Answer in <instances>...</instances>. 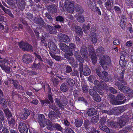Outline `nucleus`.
<instances>
[{
	"label": "nucleus",
	"mask_w": 133,
	"mask_h": 133,
	"mask_svg": "<svg viewBox=\"0 0 133 133\" xmlns=\"http://www.w3.org/2000/svg\"><path fill=\"white\" fill-rule=\"evenodd\" d=\"M118 119L119 121L117 122L108 119L107 121L108 125L114 128H116L119 126L122 128L125 125L126 123L129 121V117L127 115H123L120 117H118Z\"/></svg>",
	"instance_id": "f257e3e1"
},
{
	"label": "nucleus",
	"mask_w": 133,
	"mask_h": 133,
	"mask_svg": "<svg viewBox=\"0 0 133 133\" xmlns=\"http://www.w3.org/2000/svg\"><path fill=\"white\" fill-rule=\"evenodd\" d=\"M55 102L56 105L62 110H64V106L68 103V100L66 97L64 95L58 96L55 99Z\"/></svg>",
	"instance_id": "f03ea898"
},
{
	"label": "nucleus",
	"mask_w": 133,
	"mask_h": 133,
	"mask_svg": "<svg viewBox=\"0 0 133 133\" xmlns=\"http://www.w3.org/2000/svg\"><path fill=\"white\" fill-rule=\"evenodd\" d=\"M111 62L109 57L107 56H103L101 58L99 63L102 68L104 70H107L108 69L109 64Z\"/></svg>",
	"instance_id": "7ed1b4c3"
},
{
	"label": "nucleus",
	"mask_w": 133,
	"mask_h": 133,
	"mask_svg": "<svg viewBox=\"0 0 133 133\" xmlns=\"http://www.w3.org/2000/svg\"><path fill=\"white\" fill-rule=\"evenodd\" d=\"M48 30L49 33L51 34L55 35L57 33V29L59 31L63 32L62 31V28L60 25H57L54 26L47 25Z\"/></svg>",
	"instance_id": "20e7f679"
},
{
	"label": "nucleus",
	"mask_w": 133,
	"mask_h": 133,
	"mask_svg": "<svg viewBox=\"0 0 133 133\" xmlns=\"http://www.w3.org/2000/svg\"><path fill=\"white\" fill-rule=\"evenodd\" d=\"M114 85L117 86L118 88V89L125 93H127L129 92V89L127 87L124 85L123 84H122L117 81H116L114 82Z\"/></svg>",
	"instance_id": "39448f33"
},
{
	"label": "nucleus",
	"mask_w": 133,
	"mask_h": 133,
	"mask_svg": "<svg viewBox=\"0 0 133 133\" xmlns=\"http://www.w3.org/2000/svg\"><path fill=\"white\" fill-rule=\"evenodd\" d=\"M19 47L23 50L32 51V47L31 45L26 42H19L18 43Z\"/></svg>",
	"instance_id": "423d86ee"
},
{
	"label": "nucleus",
	"mask_w": 133,
	"mask_h": 133,
	"mask_svg": "<svg viewBox=\"0 0 133 133\" xmlns=\"http://www.w3.org/2000/svg\"><path fill=\"white\" fill-rule=\"evenodd\" d=\"M64 6L67 10L69 12L72 13L74 11V4L71 3L70 1L68 0H66L65 2Z\"/></svg>",
	"instance_id": "0eeeda50"
},
{
	"label": "nucleus",
	"mask_w": 133,
	"mask_h": 133,
	"mask_svg": "<svg viewBox=\"0 0 133 133\" xmlns=\"http://www.w3.org/2000/svg\"><path fill=\"white\" fill-rule=\"evenodd\" d=\"M18 129L21 133H27L28 131V127L23 122L21 121L18 123Z\"/></svg>",
	"instance_id": "6e6552de"
},
{
	"label": "nucleus",
	"mask_w": 133,
	"mask_h": 133,
	"mask_svg": "<svg viewBox=\"0 0 133 133\" xmlns=\"http://www.w3.org/2000/svg\"><path fill=\"white\" fill-rule=\"evenodd\" d=\"M110 103L112 105H118L121 104V101H117L116 98L112 94H110L109 95L108 97Z\"/></svg>",
	"instance_id": "1a4fd4ad"
},
{
	"label": "nucleus",
	"mask_w": 133,
	"mask_h": 133,
	"mask_svg": "<svg viewBox=\"0 0 133 133\" xmlns=\"http://www.w3.org/2000/svg\"><path fill=\"white\" fill-rule=\"evenodd\" d=\"M48 119H46L45 118L43 114L39 115L38 117V120L40 126L41 127H43L46 125L47 121Z\"/></svg>",
	"instance_id": "9d476101"
},
{
	"label": "nucleus",
	"mask_w": 133,
	"mask_h": 133,
	"mask_svg": "<svg viewBox=\"0 0 133 133\" xmlns=\"http://www.w3.org/2000/svg\"><path fill=\"white\" fill-rule=\"evenodd\" d=\"M33 21L41 27L45 28L46 27V26L44 20L41 17H34L33 19Z\"/></svg>",
	"instance_id": "9b49d317"
},
{
	"label": "nucleus",
	"mask_w": 133,
	"mask_h": 133,
	"mask_svg": "<svg viewBox=\"0 0 133 133\" xmlns=\"http://www.w3.org/2000/svg\"><path fill=\"white\" fill-rule=\"evenodd\" d=\"M30 115V113L28 110L25 108L23 109L22 112L19 114V116L20 119L25 120Z\"/></svg>",
	"instance_id": "f8f14e48"
},
{
	"label": "nucleus",
	"mask_w": 133,
	"mask_h": 133,
	"mask_svg": "<svg viewBox=\"0 0 133 133\" xmlns=\"http://www.w3.org/2000/svg\"><path fill=\"white\" fill-rule=\"evenodd\" d=\"M48 46L49 48L54 53L57 54L59 52V49L57 48L54 42H49Z\"/></svg>",
	"instance_id": "ddd939ff"
},
{
	"label": "nucleus",
	"mask_w": 133,
	"mask_h": 133,
	"mask_svg": "<svg viewBox=\"0 0 133 133\" xmlns=\"http://www.w3.org/2000/svg\"><path fill=\"white\" fill-rule=\"evenodd\" d=\"M124 111L123 108L122 107H119L118 108H115L111 109V115H118L122 113Z\"/></svg>",
	"instance_id": "4468645a"
},
{
	"label": "nucleus",
	"mask_w": 133,
	"mask_h": 133,
	"mask_svg": "<svg viewBox=\"0 0 133 133\" xmlns=\"http://www.w3.org/2000/svg\"><path fill=\"white\" fill-rule=\"evenodd\" d=\"M32 57L29 54H24L22 57V59L24 63L28 64L30 63L32 61Z\"/></svg>",
	"instance_id": "2eb2a0df"
},
{
	"label": "nucleus",
	"mask_w": 133,
	"mask_h": 133,
	"mask_svg": "<svg viewBox=\"0 0 133 133\" xmlns=\"http://www.w3.org/2000/svg\"><path fill=\"white\" fill-rule=\"evenodd\" d=\"M17 6L21 10H22L25 8V2L24 0H16Z\"/></svg>",
	"instance_id": "dca6fc26"
},
{
	"label": "nucleus",
	"mask_w": 133,
	"mask_h": 133,
	"mask_svg": "<svg viewBox=\"0 0 133 133\" xmlns=\"http://www.w3.org/2000/svg\"><path fill=\"white\" fill-rule=\"evenodd\" d=\"M113 0H108L105 3V7L107 10L109 11H111L112 7L113 6Z\"/></svg>",
	"instance_id": "f3484780"
},
{
	"label": "nucleus",
	"mask_w": 133,
	"mask_h": 133,
	"mask_svg": "<svg viewBox=\"0 0 133 133\" xmlns=\"http://www.w3.org/2000/svg\"><path fill=\"white\" fill-rule=\"evenodd\" d=\"M10 62L11 63H12V64H13L14 63H15L14 62L13 60L9 59L8 60V59H4L3 61H0V66L1 68L4 67L5 66H7V64L8 62Z\"/></svg>",
	"instance_id": "a211bd4d"
},
{
	"label": "nucleus",
	"mask_w": 133,
	"mask_h": 133,
	"mask_svg": "<svg viewBox=\"0 0 133 133\" xmlns=\"http://www.w3.org/2000/svg\"><path fill=\"white\" fill-rule=\"evenodd\" d=\"M47 9L50 12L54 13L56 12L57 6L55 4L49 5L47 7Z\"/></svg>",
	"instance_id": "6ab92c4d"
},
{
	"label": "nucleus",
	"mask_w": 133,
	"mask_h": 133,
	"mask_svg": "<svg viewBox=\"0 0 133 133\" xmlns=\"http://www.w3.org/2000/svg\"><path fill=\"white\" fill-rule=\"evenodd\" d=\"M105 52L104 49L101 46L98 47L96 50L97 54L98 57L103 56L102 55Z\"/></svg>",
	"instance_id": "aec40b11"
},
{
	"label": "nucleus",
	"mask_w": 133,
	"mask_h": 133,
	"mask_svg": "<svg viewBox=\"0 0 133 133\" xmlns=\"http://www.w3.org/2000/svg\"><path fill=\"white\" fill-rule=\"evenodd\" d=\"M83 123V119L82 118H77L75 119L74 123L75 125L77 128L81 127Z\"/></svg>",
	"instance_id": "412c9836"
},
{
	"label": "nucleus",
	"mask_w": 133,
	"mask_h": 133,
	"mask_svg": "<svg viewBox=\"0 0 133 133\" xmlns=\"http://www.w3.org/2000/svg\"><path fill=\"white\" fill-rule=\"evenodd\" d=\"M3 110L5 114V116L7 117V119L13 117L11 112L8 108H3Z\"/></svg>",
	"instance_id": "4be33fe9"
},
{
	"label": "nucleus",
	"mask_w": 133,
	"mask_h": 133,
	"mask_svg": "<svg viewBox=\"0 0 133 133\" xmlns=\"http://www.w3.org/2000/svg\"><path fill=\"white\" fill-rule=\"evenodd\" d=\"M80 52L83 57L87 58L88 53L86 47L85 46H83L81 49Z\"/></svg>",
	"instance_id": "5701e85b"
},
{
	"label": "nucleus",
	"mask_w": 133,
	"mask_h": 133,
	"mask_svg": "<svg viewBox=\"0 0 133 133\" xmlns=\"http://www.w3.org/2000/svg\"><path fill=\"white\" fill-rule=\"evenodd\" d=\"M124 72V70H123L122 72L120 74V76H118L117 80L121 82L120 83L122 84H123L125 85H126L127 84V82L123 80V75Z\"/></svg>",
	"instance_id": "b1692460"
},
{
	"label": "nucleus",
	"mask_w": 133,
	"mask_h": 133,
	"mask_svg": "<svg viewBox=\"0 0 133 133\" xmlns=\"http://www.w3.org/2000/svg\"><path fill=\"white\" fill-rule=\"evenodd\" d=\"M49 108L52 110L53 111L57 113L58 114H60L59 108H58L55 104H50L49 105Z\"/></svg>",
	"instance_id": "393cba45"
},
{
	"label": "nucleus",
	"mask_w": 133,
	"mask_h": 133,
	"mask_svg": "<svg viewBox=\"0 0 133 133\" xmlns=\"http://www.w3.org/2000/svg\"><path fill=\"white\" fill-rule=\"evenodd\" d=\"M46 127L49 130H53L55 129V124H52L50 120H48L47 121Z\"/></svg>",
	"instance_id": "a878e982"
},
{
	"label": "nucleus",
	"mask_w": 133,
	"mask_h": 133,
	"mask_svg": "<svg viewBox=\"0 0 133 133\" xmlns=\"http://www.w3.org/2000/svg\"><path fill=\"white\" fill-rule=\"evenodd\" d=\"M87 3L88 4L89 7L92 11L94 10L96 6V5H95V2L93 0L92 1L91 0H87Z\"/></svg>",
	"instance_id": "bb28decb"
},
{
	"label": "nucleus",
	"mask_w": 133,
	"mask_h": 133,
	"mask_svg": "<svg viewBox=\"0 0 133 133\" xmlns=\"http://www.w3.org/2000/svg\"><path fill=\"white\" fill-rule=\"evenodd\" d=\"M58 36L59 38L62 40L64 41V40L67 42H69L70 40L69 37L65 34L60 33L58 34Z\"/></svg>",
	"instance_id": "cd10ccee"
},
{
	"label": "nucleus",
	"mask_w": 133,
	"mask_h": 133,
	"mask_svg": "<svg viewBox=\"0 0 133 133\" xmlns=\"http://www.w3.org/2000/svg\"><path fill=\"white\" fill-rule=\"evenodd\" d=\"M126 18L124 15H122L121 17L120 21V25L122 29H124L125 26Z\"/></svg>",
	"instance_id": "c85d7f7f"
},
{
	"label": "nucleus",
	"mask_w": 133,
	"mask_h": 133,
	"mask_svg": "<svg viewBox=\"0 0 133 133\" xmlns=\"http://www.w3.org/2000/svg\"><path fill=\"white\" fill-rule=\"evenodd\" d=\"M60 89L63 92L67 91L68 89L67 84L66 83H63L60 86Z\"/></svg>",
	"instance_id": "c756f323"
},
{
	"label": "nucleus",
	"mask_w": 133,
	"mask_h": 133,
	"mask_svg": "<svg viewBox=\"0 0 133 133\" xmlns=\"http://www.w3.org/2000/svg\"><path fill=\"white\" fill-rule=\"evenodd\" d=\"M0 104L4 108L6 107L8 105V103L6 100L1 96H0Z\"/></svg>",
	"instance_id": "7c9ffc66"
},
{
	"label": "nucleus",
	"mask_w": 133,
	"mask_h": 133,
	"mask_svg": "<svg viewBox=\"0 0 133 133\" xmlns=\"http://www.w3.org/2000/svg\"><path fill=\"white\" fill-rule=\"evenodd\" d=\"M91 123L90 121L87 119H85L84 121L83 125L86 129H89L90 127Z\"/></svg>",
	"instance_id": "2f4dec72"
},
{
	"label": "nucleus",
	"mask_w": 133,
	"mask_h": 133,
	"mask_svg": "<svg viewBox=\"0 0 133 133\" xmlns=\"http://www.w3.org/2000/svg\"><path fill=\"white\" fill-rule=\"evenodd\" d=\"M88 116H92L96 114V110L93 108H91L89 109L87 112Z\"/></svg>",
	"instance_id": "473e14b6"
},
{
	"label": "nucleus",
	"mask_w": 133,
	"mask_h": 133,
	"mask_svg": "<svg viewBox=\"0 0 133 133\" xmlns=\"http://www.w3.org/2000/svg\"><path fill=\"white\" fill-rule=\"evenodd\" d=\"M83 74L84 75L87 76L89 75L90 74L91 71L89 67L86 66L84 67L83 69Z\"/></svg>",
	"instance_id": "72a5a7b5"
},
{
	"label": "nucleus",
	"mask_w": 133,
	"mask_h": 133,
	"mask_svg": "<svg viewBox=\"0 0 133 133\" xmlns=\"http://www.w3.org/2000/svg\"><path fill=\"white\" fill-rule=\"evenodd\" d=\"M52 51L49 52L50 54L51 57L55 59L56 60L59 61L62 59V58L60 56H57Z\"/></svg>",
	"instance_id": "f704fd0d"
},
{
	"label": "nucleus",
	"mask_w": 133,
	"mask_h": 133,
	"mask_svg": "<svg viewBox=\"0 0 133 133\" xmlns=\"http://www.w3.org/2000/svg\"><path fill=\"white\" fill-rule=\"evenodd\" d=\"M9 82L11 83H12L13 84L14 87L15 89L18 88V87L19 84L18 81L10 79Z\"/></svg>",
	"instance_id": "c9c22d12"
},
{
	"label": "nucleus",
	"mask_w": 133,
	"mask_h": 133,
	"mask_svg": "<svg viewBox=\"0 0 133 133\" xmlns=\"http://www.w3.org/2000/svg\"><path fill=\"white\" fill-rule=\"evenodd\" d=\"M66 81L68 85L71 87H73L75 84V81L71 78L66 79Z\"/></svg>",
	"instance_id": "e433bc0d"
},
{
	"label": "nucleus",
	"mask_w": 133,
	"mask_h": 133,
	"mask_svg": "<svg viewBox=\"0 0 133 133\" xmlns=\"http://www.w3.org/2000/svg\"><path fill=\"white\" fill-rule=\"evenodd\" d=\"M74 56L76 58V59L80 63H82L84 61L83 58L80 55H79L78 52H75L74 54Z\"/></svg>",
	"instance_id": "4c0bfd02"
},
{
	"label": "nucleus",
	"mask_w": 133,
	"mask_h": 133,
	"mask_svg": "<svg viewBox=\"0 0 133 133\" xmlns=\"http://www.w3.org/2000/svg\"><path fill=\"white\" fill-rule=\"evenodd\" d=\"M75 31L78 34L79 36H81L83 34V31L81 28L79 26H77L75 27Z\"/></svg>",
	"instance_id": "58836bf2"
},
{
	"label": "nucleus",
	"mask_w": 133,
	"mask_h": 133,
	"mask_svg": "<svg viewBox=\"0 0 133 133\" xmlns=\"http://www.w3.org/2000/svg\"><path fill=\"white\" fill-rule=\"evenodd\" d=\"M99 120V116L98 115H96L92 117L90 121L92 124H95L97 123L98 121Z\"/></svg>",
	"instance_id": "ea45409f"
},
{
	"label": "nucleus",
	"mask_w": 133,
	"mask_h": 133,
	"mask_svg": "<svg viewBox=\"0 0 133 133\" xmlns=\"http://www.w3.org/2000/svg\"><path fill=\"white\" fill-rule=\"evenodd\" d=\"M65 68L64 70V74L71 73L72 71V69L71 67L69 65H65Z\"/></svg>",
	"instance_id": "a19ab883"
},
{
	"label": "nucleus",
	"mask_w": 133,
	"mask_h": 133,
	"mask_svg": "<svg viewBox=\"0 0 133 133\" xmlns=\"http://www.w3.org/2000/svg\"><path fill=\"white\" fill-rule=\"evenodd\" d=\"M31 67L32 68L35 69H40L41 68L39 62L38 63H36L35 61L34 63L31 66Z\"/></svg>",
	"instance_id": "79ce46f5"
},
{
	"label": "nucleus",
	"mask_w": 133,
	"mask_h": 133,
	"mask_svg": "<svg viewBox=\"0 0 133 133\" xmlns=\"http://www.w3.org/2000/svg\"><path fill=\"white\" fill-rule=\"evenodd\" d=\"M75 9L77 12L80 14H82L84 11L82 8L79 5H77L76 6Z\"/></svg>",
	"instance_id": "37998d69"
},
{
	"label": "nucleus",
	"mask_w": 133,
	"mask_h": 133,
	"mask_svg": "<svg viewBox=\"0 0 133 133\" xmlns=\"http://www.w3.org/2000/svg\"><path fill=\"white\" fill-rule=\"evenodd\" d=\"M60 44L61 50L63 51L66 52L68 48V46L62 43H61Z\"/></svg>",
	"instance_id": "c03bdc74"
},
{
	"label": "nucleus",
	"mask_w": 133,
	"mask_h": 133,
	"mask_svg": "<svg viewBox=\"0 0 133 133\" xmlns=\"http://www.w3.org/2000/svg\"><path fill=\"white\" fill-rule=\"evenodd\" d=\"M8 121L10 127L15 125V119L13 117L8 119Z\"/></svg>",
	"instance_id": "a18cd8bd"
},
{
	"label": "nucleus",
	"mask_w": 133,
	"mask_h": 133,
	"mask_svg": "<svg viewBox=\"0 0 133 133\" xmlns=\"http://www.w3.org/2000/svg\"><path fill=\"white\" fill-rule=\"evenodd\" d=\"M90 40L92 42H97L96 35L94 32H92L91 33Z\"/></svg>",
	"instance_id": "49530a36"
},
{
	"label": "nucleus",
	"mask_w": 133,
	"mask_h": 133,
	"mask_svg": "<svg viewBox=\"0 0 133 133\" xmlns=\"http://www.w3.org/2000/svg\"><path fill=\"white\" fill-rule=\"evenodd\" d=\"M76 18L77 19L78 22H83L84 21V17L82 15H75Z\"/></svg>",
	"instance_id": "de8ad7c7"
},
{
	"label": "nucleus",
	"mask_w": 133,
	"mask_h": 133,
	"mask_svg": "<svg viewBox=\"0 0 133 133\" xmlns=\"http://www.w3.org/2000/svg\"><path fill=\"white\" fill-rule=\"evenodd\" d=\"M55 112L53 111H52L49 112L48 116L49 118L51 120L54 119L55 118Z\"/></svg>",
	"instance_id": "09e8293b"
},
{
	"label": "nucleus",
	"mask_w": 133,
	"mask_h": 133,
	"mask_svg": "<svg viewBox=\"0 0 133 133\" xmlns=\"http://www.w3.org/2000/svg\"><path fill=\"white\" fill-rule=\"evenodd\" d=\"M107 86V84L102 81H100L99 85L98 88L101 90H102L106 87Z\"/></svg>",
	"instance_id": "8fccbe9b"
},
{
	"label": "nucleus",
	"mask_w": 133,
	"mask_h": 133,
	"mask_svg": "<svg viewBox=\"0 0 133 133\" xmlns=\"http://www.w3.org/2000/svg\"><path fill=\"white\" fill-rule=\"evenodd\" d=\"M73 55V53L71 50H69L67 51L64 55V57L68 58L70 57L69 56H72Z\"/></svg>",
	"instance_id": "3c124183"
},
{
	"label": "nucleus",
	"mask_w": 133,
	"mask_h": 133,
	"mask_svg": "<svg viewBox=\"0 0 133 133\" xmlns=\"http://www.w3.org/2000/svg\"><path fill=\"white\" fill-rule=\"evenodd\" d=\"M79 70L80 77H82V74L83 73V65L82 63H79Z\"/></svg>",
	"instance_id": "603ef678"
},
{
	"label": "nucleus",
	"mask_w": 133,
	"mask_h": 133,
	"mask_svg": "<svg viewBox=\"0 0 133 133\" xmlns=\"http://www.w3.org/2000/svg\"><path fill=\"white\" fill-rule=\"evenodd\" d=\"M91 59L93 64H95L96 63L97 60V57L96 54L91 55Z\"/></svg>",
	"instance_id": "864d4df0"
},
{
	"label": "nucleus",
	"mask_w": 133,
	"mask_h": 133,
	"mask_svg": "<svg viewBox=\"0 0 133 133\" xmlns=\"http://www.w3.org/2000/svg\"><path fill=\"white\" fill-rule=\"evenodd\" d=\"M56 21L60 22L63 23L64 21V18L61 16H58L55 17Z\"/></svg>",
	"instance_id": "5fc2aeb1"
},
{
	"label": "nucleus",
	"mask_w": 133,
	"mask_h": 133,
	"mask_svg": "<svg viewBox=\"0 0 133 133\" xmlns=\"http://www.w3.org/2000/svg\"><path fill=\"white\" fill-rule=\"evenodd\" d=\"M124 96L122 93L119 92L118 93L116 98L119 100H121L124 99Z\"/></svg>",
	"instance_id": "6e6d98bb"
},
{
	"label": "nucleus",
	"mask_w": 133,
	"mask_h": 133,
	"mask_svg": "<svg viewBox=\"0 0 133 133\" xmlns=\"http://www.w3.org/2000/svg\"><path fill=\"white\" fill-rule=\"evenodd\" d=\"M89 94L93 97L95 96V95H96L97 93L96 91L93 89H91L89 90Z\"/></svg>",
	"instance_id": "4d7b16f0"
},
{
	"label": "nucleus",
	"mask_w": 133,
	"mask_h": 133,
	"mask_svg": "<svg viewBox=\"0 0 133 133\" xmlns=\"http://www.w3.org/2000/svg\"><path fill=\"white\" fill-rule=\"evenodd\" d=\"M2 69L7 73L9 74L10 72V68L8 66L4 67Z\"/></svg>",
	"instance_id": "13d9d810"
},
{
	"label": "nucleus",
	"mask_w": 133,
	"mask_h": 133,
	"mask_svg": "<svg viewBox=\"0 0 133 133\" xmlns=\"http://www.w3.org/2000/svg\"><path fill=\"white\" fill-rule=\"evenodd\" d=\"M70 75L72 76H76L78 78H79L78 71L76 70H74L72 72L70 73Z\"/></svg>",
	"instance_id": "bf43d9fd"
},
{
	"label": "nucleus",
	"mask_w": 133,
	"mask_h": 133,
	"mask_svg": "<svg viewBox=\"0 0 133 133\" xmlns=\"http://www.w3.org/2000/svg\"><path fill=\"white\" fill-rule=\"evenodd\" d=\"M108 76H103L102 74L101 76H100V77H99L100 79L103 80L105 82H108L109 81V79L108 77Z\"/></svg>",
	"instance_id": "052dcab7"
},
{
	"label": "nucleus",
	"mask_w": 133,
	"mask_h": 133,
	"mask_svg": "<svg viewBox=\"0 0 133 133\" xmlns=\"http://www.w3.org/2000/svg\"><path fill=\"white\" fill-rule=\"evenodd\" d=\"M40 101L42 105H44L46 104H50V101L48 99H45V100H41Z\"/></svg>",
	"instance_id": "680f3d73"
},
{
	"label": "nucleus",
	"mask_w": 133,
	"mask_h": 133,
	"mask_svg": "<svg viewBox=\"0 0 133 133\" xmlns=\"http://www.w3.org/2000/svg\"><path fill=\"white\" fill-rule=\"evenodd\" d=\"M55 129L57 130L61 131H62L63 129V128L61 127V125L57 123H55Z\"/></svg>",
	"instance_id": "e2e57ef3"
},
{
	"label": "nucleus",
	"mask_w": 133,
	"mask_h": 133,
	"mask_svg": "<svg viewBox=\"0 0 133 133\" xmlns=\"http://www.w3.org/2000/svg\"><path fill=\"white\" fill-rule=\"evenodd\" d=\"M68 58H66L67 59V61H68L69 63L72 65L75 62V59L74 58L71 57H68Z\"/></svg>",
	"instance_id": "0e129e2a"
},
{
	"label": "nucleus",
	"mask_w": 133,
	"mask_h": 133,
	"mask_svg": "<svg viewBox=\"0 0 133 133\" xmlns=\"http://www.w3.org/2000/svg\"><path fill=\"white\" fill-rule=\"evenodd\" d=\"M114 9L115 12L117 13L120 14L121 12V10L120 8L118 6H115L114 7Z\"/></svg>",
	"instance_id": "69168bd1"
},
{
	"label": "nucleus",
	"mask_w": 133,
	"mask_h": 133,
	"mask_svg": "<svg viewBox=\"0 0 133 133\" xmlns=\"http://www.w3.org/2000/svg\"><path fill=\"white\" fill-rule=\"evenodd\" d=\"M5 118L4 116V114L2 111L0 110V119L2 121H4L5 120Z\"/></svg>",
	"instance_id": "338daca9"
},
{
	"label": "nucleus",
	"mask_w": 133,
	"mask_h": 133,
	"mask_svg": "<svg viewBox=\"0 0 133 133\" xmlns=\"http://www.w3.org/2000/svg\"><path fill=\"white\" fill-rule=\"evenodd\" d=\"M82 90L83 93H86L88 92V89L87 86L85 84L82 85Z\"/></svg>",
	"instance_id": "774afa93"
}]
</instances>
